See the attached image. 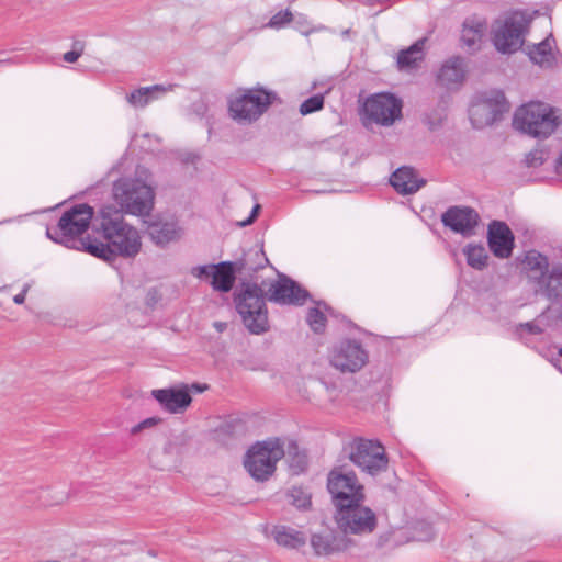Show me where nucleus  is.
<instances>
[{"label":"nucleus","mask_w":562,"mask_h":562,"mask_svg":"<svg viewBox=\"0 0 562 562\" xmlns=\"http://www.w3.org/2000/svg\"><path fill=\"white\" fill-rule=\"evenodd\" d=\"M112 199L122 215H133L142 221L150 217L155 206V191L147 171H139L136 178L123 177L114 181Z\"/></svg>","instance_id":"1"},{"label":"nucleus","mask_w":562,"mask_h":562,"mask_svg":"<svg viewBox=\"0 0 562 562\" xmlns=\"http://www.w3.org/2000/svg\"><path fill=\"white\" fill-rule=\"evenodd\" d=\"M334 520L337 528L347 535H368L375 530V513L364 505V494H333Z\"/></svg>","instance_id":"2"},{"label":"nucleus","mask_w":562,"mask_h":562,"mask_svg":"<svg viewBox=\"0 0 562 562\" xmlns=\"http://www.w3.org/2000/svg\"><path fill=\"white\" fill-rule=\"evenodd\" d=\"M100 229L114 256L124 258L136 257L142 249L140 232L126 222L113 205L106 204L100 209Z\"/></svg>","instance_id":"3"},{"label":"nucleus","mask_w":562,"mask_h":562,"mask_svg":"<svg viewBox=\"0 0 562 562\" xmlns=\"http://www.w3.org/2000/svg\"><path fill=\"white\" fill-rule=\"evenodd\" d=\"M560 111L548 103L531 101L520 105L514 113L515 130L535 138H547L561 124Z\"/></svg>","instance_id":"4"},{"label":"nucleus","mask_w":562,"mask_h":562,"mask_svg":"<svg viewBox=\"0 0 562 562\" xmlns=\"http://www.w3.org/2000/svg\"><path fill=\"white\" fill-rule=\"evenodd\" d=\"M267 284L243 282L235 295V305L244 325L251 334H262L268 330V312L265 294Z\"/></svg>","instance_id":"5"},{"label":"nucleus","mask_w":562,"mask_h":562,"mask_svg":"<svg viewBox=\"0 0 562 562\" xmlns=\"http://www.w3.org/2000/svg\"><path fill=\"white\" fill-rule=\"evenodd\" d=\"M274 99L273 92L262 88L238 89L228 97V115L240 125H249L267 112Z\"/></svg>","instance_id":"6"},{"label":"nucleus","mask_w":562,"mask_h":562,"mask_svg":"<svg viewBox=\"0 0 562 562\" xmlns=\"http://www.w3.org/2000/svg\"><path fill=\"white\" fill-rule=\"evenodd\" d=\"M284 457L283 442L279 438L254 443L244 457V467L249 475L259 482L269 480L277 468V463Z\"/></svg>","instance_id":"7"},{"label":"nucleus","mask_w":562,"mask_h":562,"mask_svg":"<svg viewBox=\"0 0 562 562\" xmlns=\"http://www.w3.org/2000/svg\"><path fill=\"white\" fill-rule=\"evenodd\" d=\"M524 269L530 281L536 283L535 291L544 294L549 300L562 296V271L553 269L548 273V259L536 250L526 254Z\"/></svg>","instance_id":"8"},{"label":"nucleus","mask_w":562,"mask_h":562,"mask_svg":"<svg viewBox=\"0 0 562 562\" xmlns=\"http://www.w3.org/2000/svg\"><path fill=\"white\" fill-rule=\"evenodd\" d=\"M529 20L522 12H512L495 22L492 41L495 48L503 54H512L524 44Z\"/></svg>","instance_id":"9"},{"label":"nucleus","mask_w":562,"mask_h":562,"mask_svg":"<svg viewBox=\"0 0 562 562\" xmlns=\"http://www.w3.org/2000/svg\"><path fill=\"white\" fill-rule=\"evenodd\" d=\"M348 457L356 467L370 476L379 475L389 467L384 447L374 440H353L350 443Z\"/></svg>","instance_id":"10"},{"label":"nucleus","mask_w":562,"mask_h":562,"mask_svg":"<svg viewBox=\"0 0 562 562\" xmlns=\"http://www.w3.org/2000/svg\"><path fill=\"white\" fill-rule=\"evenodd\" d=\"M509 110V105L501 90L493 89L479 93L469 109L470 120L474 127L483 128Z\"/></svg>","instance_id":"11"},{"label":"nucleus","mask_w":562,"mask_h":562,"mask_svg":"<svg viewBox=\"0 0 562 562\" xmlns=\"http://www.w3.org/2000/svg\"><path fill=\"white\" fill-rule=\"evenodd\" d=\"M93 209L88 204H78L66 211L58 222V228L63 235L57 238L53 235L52 231L47 228L46 235L49 239L71 247L69 245L70 237H75L85 233L93 217Z\"/></svg>","instance_id":"12"},{"label":"nucleus","mask_w":562,"mask_h":562,"mask_svg":"<svg viewBox=\"0 0 562 562\" xmlns=\"http://www.w3.org/2000/svg\"><path fill=\"white\" fill-rule=\"evenodd\" d=\"M368 353L356 340H344L329 352V363L342 373H355L363 368Z\"/></svg>","instance_id":"13"},{"label":"nucleus","mask_w":562,"mask_h":562,"mask_svg":"<svg viewBox=\"0 0 562 562\" xmlns=\"http://www.w3.org/2000/svg\"><path fill=\"white\" fill-rule=\"evenodd\" d=\"M402 102L391 93H376L363 103L364 116L378 124L390 126L401 117Z\"/></svg>","instance_id":"14"},{"label":"nucleus","mask_w":562,"mask_h":562,"mask_svg":"<svg viewBox=\"0 0 562 562\" xmlns=\"http://www.w3.org/2000/svg\"><path fill=\"white\" fill-rule=\"evenodd\" d=\"M191 389L202 392L206 386L180 384L172 387L153 390L151 396L158 402L162 411L169 414H182L192 403Z\"/></svg>","instance_id":"15"},{"label":"nucleus","mask_w":562,"mask_h":562,"mask_svg":"<svg viewBox=\"0 0 562 562\" xmlns=\"http://www.w3.org/2000/svg\"><path fill=\"white\" fill-rule=\"evenodd\" d=\"M351 541L346 536L330 528H323L311 533L310 544L316 555H331L348 549Z\"/></svg>","instance_id":"16"},{"label":"nucleus","mask_w":562,"mask_h":562,"mask_svg":"<svg viewBox=\"0 0 562 562\" xmlns=\"http://www.w3.org/2000/svg\"><path fill=\"white\" fill-rule=\"evenodd\" d=\"M193 274L201 280H209L215 291L228 292L234 284L235 273L231 262L200 266Z\"/></svg>","instance_id":"17"},{"label":"nucleus","mask_w":562,"mask_h":562,"mask_svg":"<svg viewBox=\"0 0 562 562\" xmlns=\"http://www.w3.org/2000/svg\"><path fill=\"white\" fill-rule=\"evenodd\" d=\"M268 299L278 304L302 305L307 299V292L286 277L267 285Z\"/></svg>","instance_id":"18"},{"label":"nucleus","mask_w":562,"mask_h":562,"mask_svg":"<svg viewBox=\"0 0 562 562\" xmlns=\"http://www.w3.org/2000/svg\"><path fill=\"white\" fill-rule=\"evenodd\" d=\"M445 226L463 236L473 234L479 222V214L470 207L452 206L441 216Z\"/></svg>","instance_id":"19"},{"label":"nucleus","mask_w":562,"mask_h":562,"mask_svg":"<svg viewBox=\"0 0 562 562\" xmlns=\"http://www.w3.org/2000/svg\"><path fill=\"white\" fill-rule=\"evenodd\" d=\"M143 224L156 245H166L177 240L181 236V229L173 218H162L160 216L151 220V216L144 218Z\"/></svg>","instance_id":"20"},{"label":"nucleus","mask_w":562,"mask_h":562,"mask_svg":"<svg viewBox=\"0 0 562 562\" xmlns=\"http://www.w3.org/2000/svg\"><path fill=\"white\" fill-rule=\"evenodd\" d=\"M487 239L494 256L502 259L510 257L514 248V235L505 223L492 222L488 225Z\"/></svg>","instance_id":"21"},{"label":"nucleus","mask_w":562,"mask_h":562,"mask_svg":"<svg viewBox=\"0 0 562 562\" xmlns=\"http://www.w3.org/2000/svg\"><path fill=\"white\" fill-rule=\"evenodd\" d=\"M328 492H362L356 472L346 464L334 467L327 475Z\"/></svg>","instance_id":"22"},{"label":"nucleus","mask_w":562,"mask_h":562,"mask_svg":"<svg viewBox=\"0 0 562 562\" xmlns=\"http://www.w3.org/2000/svg\"><path fill=\"white\" fill-rule=\"evenodd\" d=\"M487 31V21L477 15L465 19L461 31V43L469 52L481 48L483 37Z\"/></svg>","instance_id":"23"},{"label":"nucleus","mask_w":562,"mask_h":562,"mask_svg":"<svg viewBox=\"0 0 562 562\" xmlns=\"http://www.w3.org/2000/svg\"><path fill=\"white\" fill-rule=\"evenodd\" d=\"M390 182L400 194L405 195L417 192L426 181L413 168L401 167L392 173Z\"/></svg>","instance_id":"24"},{"label":"nucleus","mask_w":562,"mask_h":562,"mask_svg":"<svg viewBox=\"0 0 562 562\" xmlns=\"http://www.w3.org/2000/svg\"><path fill=\"white\" fill-rule=\"evenodd\" d=\"M465 72L463 58L453 56L442 63L437 79L442 86L452 88L463 82Z\"/></svg>","instance_id":"25"},{"label":"nucleus","mask_w":562,"mask_h":562,"mask_svg":"<svg viewBox=\"0 0 562 562\" xmlns=\"http://www.w3.org/2000/svg\"><path fill=\"white\" fill-rule=\"evenodd\" d=\"M172 85H154L133 90L126 95L127 103L135 109H143L172 90Z\"/></svg>","instance_id":"26"},{"label":"nucleus","mask_w":562,"mask_h":562,"mask_svg":"<svg viewBox=\"0 0 562 562\" xmlns=\"http://www.w3.org/2000/svg\"><path fill=\"white\" fill-rule=\"evenodd\" d=\"M271 535L278 546L291 550H299L307 542V537L302 530L285 525L274 526Z\"/></svg>","instance_id":"27"},{"label":"nucleus","mask_w":562,"mask_h":562,"mask_svg":"<svg viewBox=\"0 0 562 562\" xmlns=\"http://www.w3.org/2000/svg\"><path fill=\"white\" fill-rule=\"evenodd\" d=\"M426 38H420L412 46L397 54V67L402 71H411L419 66L425 57Z\"/></svg>","instance_id":"28"},{"label":"nucleus","mask_w":562,"mask_h":562,"mask_svg":"<svg viewBox=\"0 0 562 562\" xmlns=\"http://www.w3.org/2000/svg\"><path fill=\"white\" fill-rule=\"evenodd\" d=\"M553 43L554 38L552 35H549L542 42L532 45V47L528 49L530 60L542 68L552 67L555 60L552 52Z\"/></svg>","instance_id":"29"},{"label":"nucleus","mask_w":562,"mask_h":562,"mask_svg":"<svg viewBox=\"0 0 562 562\" xmlns=\"http://www.w3.org/2000/svg\"><path fill=\"white\" fill-rule=\"evenodd\" d=\"M467 262L476 270H482L487 265L488 255L482 245H468L463 249Z\"/></svg>","instance_id":"30"},{"label":"nucleus","mask_w":562,"mask_h":562,"mask_svg":"<svg viewBox=\"0 0 562 562\" xmlns=\"http://www.w3.org/2000/svg\"><path fill=\"white\" fill-rule=\"evenodd\" d=\"M80 245L85 251L97 258L109 260L112 257H114L113 251L108 241L105 244L98 240L80 241Z\"/></svg>","instance_id":"31"},{"label":"nucleus","mask_w":562,"mask_h":562,"mask_svg":"<svg viewBox=\"0 0 562 562\" xmlns=\"http://www.w3.org/2000/svg\"><path fill=\"white\" fill-rule=\"evenodd\" d=\"M543 316L538 317L533 322L520 324L517 327V334L521 339L529 344V336L539 335L542 333Z\"/></svg>","instance_id":"32"},{"label":"nucleus","mask_w":562,"mask_h":562,"mask_svg":"<svg viewBox=\"0 0 562 562\" xmlns=\"http://www.w3.org/2000/svg\"><path fill=\"white\" fill-rule=\"evenodd\" d=\"M292 21L294 22V27L303 35L307 36L313 32H323L326 31L327 27L324 25L314 26L308 18L304 14L293 15Z\"/></svg>","instance_id":"33"},{"label":"nucleus","mask_w":562,"mask_h":562,"mask_svg":"<svg viewBox=\"0 0 562 562\" xmlns=\"http://www.w3.org/2000/svg\"><path fill=\"white\" fill-rule=\"evenodd\" d=\"M411 539L414 541H429L434 538L432 526L427 521H417L412 526Z\"/></svg>","instance_id":"34"},{"label":"nucleus","mask_w":562,"mask_h":562,"mask_svg":"<svg viewBox=\"0 0 562 562\" xmlns=\"http://www.w3.org/2000/svg\"><path fill=\"white\" fill-rule=\"evenodd\" d=\"M306 321L313 331L321 333L324 330L326 318L319 304L317 307L308 310Z\"/></svg>","instance_id":"35"},{"label":"nucleus","mask_w":562,"mask_h":562,"mask_svg":"<svg viewBox=\"0 0 562 562\" xmlns=\"http://www.w3.org/2000/svg\"><path fill=\"white\" fill-rule=\"evenodd\" d=\"M324 105V97L322 94H315L308 99H306L301 105H300V113L302 115H307L311 113H314L316 111H319Z\"/></svg>","instance_id":"36"},{"label":"nucleus","mask_w":562,"mask_h":562,"mask_svg":"<svg viewBox=\"0 0 562 562\" xmlns=\"http://www.w3.org/2000/svg\"><path fill=\"white\" fill-rule=\"evenodd\" d=\"M293 19V14L289 10H281L273 14L270 21L267 23V27L280 30L289 24Z\"/></svg>","instance_id":"37"},{"label":"nucleus","mask_w":562,"mask_h":562,"mask_svg":"<svg viewBox=\"0 0 562 562\" xmlns=\"http://www.w3.org/2000/svg\"><path fill=\"white\" fill-rule=\"evenodd\" d=\"M291 503L299 510H308L312 507V499L310 494H288Z\"/></svg>","instance_id":"38"},{"label":"nucleus","mask_w":562,"mask_h":562,"mask_svg":"<svg viewBox=\"0 0 562 562\" xmlns=\"http://www.w3.org/2000/svg\"><path fill=\"white\" fill-rule=\"evenodd\" d=\"M307 465V457L304 452H295L289 460V467L293 473L299 474Z\"/></svg>","instance_id":"39"},{"label":"nucleus","mask_w":562,"mask_h":562,"mask_svg":"<svg viewBox=\"0 0 562 562\" xmlns=\"http://www.w3.org/2000/svg\"><path fill=\"white\" fill-rule=\"evenodd\" d=\"M547 159V151L541 148H536L526 155L525 161L529 167H537L543 164Z\"/></svg>","instance_id":"40"},{"label":"nucleus","mask_w":562,"mask_h":562,"mask_svg":"<svg viewBox=\"0 0 562 562\" xmlns=\"http://www.w3.org/2000/svg\"><path fill=\"white\" fill-rule=\"evenodd\" d=\"M160 422H161V418H159V417H148V418H145L144 420L137 423L136 425H134L131 428V434L132 435H137V434L142 432L145 429L154 428Z\"/></svg>","instance_id":"41"},{"label":"nucleus","mask_w":562,"mask_h":562,"mask_svg":"<svg viewBox=\"0 0 562 562\" xmlns=\"http://www.w3.org/2000/svg\"><path fill=\"white\" fill-rule=\"evenodd\" d=\"M30 289H31V283H29V282L24 283L21 292L13 296V302L18 305L23 304Z\"/></svg>","instance_id":"42"},{"label":"nucleus","mask_w":562,"mask_h":562,"mask_svg":"<svg viewBox=\"0 0 562 562\" xmlns=\"http://www.w3.org/2000/svg\"><path fill=\"white\" fill-rule=\"evenodd\" d=\"M259 209H260V205H259V204H256V205L252 207V210H251V213H250L249 217H248L247 220L243 221V222L240 223V226H247V225L251 224V223L255 221V218L257 217L258 212H259Z\"/></svg>","instance_id":"43"},{"label":"nucleus","mask_w":562,"mask_h":562,"mask_svg":"<svg viewBox=\"0 0 562 562\" xmlns=\"http://www.w3.org/2000/svg\"><path fill=\"white\" fill-rule=\"evenodd\" d=\"M81 55V52L70 50L64 54V60L67 63H75Z\"/></svg>","instance_id":"44"},{"label":"nucleus","mask_w":562,"mask_h":562,"mask_svg":"<svg viewBox=\"0 0 562 562\" xmlns=\"http://www.w3.org/2000/svg\"><path fill=\"white\" fill-rule=\"evenodd\" d=\"M553 364L561 371L562 373V347L558 349V358L554 359Z\"/></svg>","instance_id":"45"},{"label":"nucleus","mask_w":562,"mask_h":562,"mask_svg":"<svg viewBox=\"0 0 562 562\" xmlns=\"http://www.w3.org/2000/svg\"><path fill=\"white\" fill-rule=\"evenodd\" d=\"M555 170L557 172L562 176V150H561V154L560 156L558 157L557 159V162H555Z\"/></svg>","instance_id":"46"},{"label":"nucleus","mask_w":562,"mask_h":562,"mask_svg":"<svg viewBox=\"0 0 562 562\" xmlns=\"http://www.w3.org/2000/svg\"><path fill=\"white\" fill-rule=\"evenodd\" d=\"M66 497H61L60 499H57V501H42V505L43 506H50V505H55V504H60L63 502H65Z\"/></svg>","instance_id":"47"},{"label":"nucleus","mask_w":562,"mask_h":562,"mask_svg":"<svg viewBox=\"0 0 562 562\" xmlns=\"http://www.w3.org/2000/svg\"><path fill=\"white\" fill-rule=\"evenodd\" d=\"M214 327L217 331H223L226 328V324L222 322L214 323Z\"/></svg>","instance_id":"48"}]
</instances>
